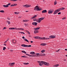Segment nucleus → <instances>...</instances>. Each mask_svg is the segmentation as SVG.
<instances>
[{
    "label": "nucleus",
    "instance_id": "obj_1",
    "mask_svg": "<svg viewBox=\"0 0 67 67\" xmlns=\"http://www.w3.org/2000/svg\"><path fill=\"white\" fill-rule=\"evenodd\" d=\"M42 9V8H40V7L38 6H36L34 8L35 11H41Z\"/></svg>",
    "mask_w": 67,
    "mask_h": 67
},
{
    "label": "nucleus",
    "instance_id": "obj_2",
    "mask_svg": "<svg viewBox=\"0 0 67 67\" xmlns=\"http://www.w3.org/2000/svg\"><path fill=\"white\" fill-rule=\"evenodd\" d=\"M44 19H45L44 17H42L41 18H38L36 20V22L37 23H41V21L44 20Z\"/></svg>",
    "mask_w": 67,
    "mask_h": 67
},
{
    "label": "nucleus",
    "instance_id": "obj_3",
    "mask_svg": "<svg viewBox=\"0 0 67 67\" xmlns=\"http://www.w3.org/2000/svg\"><path fill=\"white\" fill-rule=\"evenodd\" d=\"M50 39L49 38L45 37H40V40H49Z\"/></svg>",
    "mask_w": 67,
    "mask_h": 67
},
{
    "label": "nucleus",
    "instance_id": "obj_4",
    "mask_svg": "<svg viewBox=\"0 0 67 67\" xmlns=\"http://www.w3.org/2000/svg\"><path fill=\"white\" fill-rule=\"evenodd\" d=\"M26 55L30 57H37V56L35 55H31L29 54H26Z\"/></svg>",
    "mask_w": 67,
    "mask_h": 67
},
{
    "label": "nucleus",
    "instance_id": "obj_5",
    "mask_svg": "<svg viewBox=\"0 0 67 67\" xmlns=\"http://www.w3.org/2000/svg\"><path fill=\"white\" fill-rule=\"evenodd\" d=\"M31 6V5L27 4L23 5V7H25V8H29V7H30Z\"/></svg>",
    "mask_w": 67,
    "mask_h": 67
},
{
    "label": "nucleus",
    "instance_id": "obj_6",
    "mask_svg": "<svg viewBox=\"0 0 67 67\" xmlns=\"http://www.w3.org/2000/svg\"><path fill=\"white\" fill-rule=\"evenodd\" d=\"M21 46H23V47H31V45H27L25 44H22L21 45Z\"/></svg>",
    "mask_w": 67,
    "mask_h": 67
},
{
    "label": "nucleus",
    "instance_id": "obj_7",
    "mask_svg": "<svg viewBox=\"0 0 67 67\" xmlns=\"http://www.w3.org/2000/svg\"><path fill=\"white\" fill-rule=\"evenodd\" d=\"M54 12V10L52 9H50L48 10V13L49 14H52Z\"/></svg>",
    "mask_w": 67,
    "mask_h": 67
},
{
    "label": "nucleus",
    "instance_id": "obj_8",
    "mask_svg": "<svg viewBox=\"0 0 67 67\" xmlns=\"http://www.w3.org/2000/svg\"><path fill=\"white\" fill-rule=\"evenodd\" d=\"M59 11H60L59 9L56 10L53 13L54 14H56L58 12H59Z\"/></svg>",
    "mask_w": 67,
    "mask_h": 67
},
{
    "label": "nucleus",
    "instance_id": "obj_9",
    "mask_svg": "<svg viewBox=\"0 0 67 67\" xmlns=\"http://www.w3.org/2000/svg\"><path fill=\"white\" fill-rule=\"evenodd\" d=\"M44 64L46 65V66H49V63L44 62Z\"/></svg>",
    "mask_w": 67,
    "mask_h": 67
},
{
    "label": "nucleus",
    "instance_id": "obj_10",
    "mask_svg": "<svg viewBox=\"0 0 67 67\" xmlns=\"http://www.w3.org/2000/svg\"><path fill=\"white\" fill-rule=\"evenodd\" d=\"M43 64H44V62L43 61H41L40 63L39 64V65L40 66H43Z\"/></svg>",
    "mask_w": 67,
    "mask_h": 67
},
{
    "label": "nucleus",
    "instance_id": "obj_11",
    "mask_svg": "<svg viewBox=\"0 0 67 67\" xmlns=\"http://www.w3.org/2000/svg\"><path fill=\"white\" fill-rule=\"evenodd\" d=\"M49 37L50 38H54L56 37L54 35H51L49 36Z\"/></svg>",
    "mask_w": 67,
    "mask_h": 67
},
{
    "label": "nucleus",
    "instance_id": "obj_12",
    "mask_svg": "<svg viewBox=\"0 0 67 67\" xmlns=\"http://www.w3.org/2000/svg\"><path fill=\"white\" fill-rule=\"evenodd\" d=\"M14 64H15V63H9V66H13L14 65Z\"/></svg>",
    "mask_w": 67,
    "mask_h": 67
},
{
    "label": "nucleus",
    "instance_id": "obj_13",
    "mask_svg": "<svg viewBox=\"0 0 67 67\" xmlns=\"http://www.w3.org/2000/svg\"><path fill=\"white\" fill-rule=\"evenodd\" d=\"M12 42L13 44H16V41L15 39H13L12 40Z\"/></svg>",
    "mask_w": 67,
    "mask_h": 67
},
{
    "label": "nucleus",
    "instance_id": "obj_14",
    "mask_svg": "<svg viewBox=\"0 0 67 67\" xmlns=\"http://www.w3.org/2000/svg\"><path fill=\"white\" fill-rule=\"evenodd\" d=\"M32 24L33 25H35V26H36L37 25V23L36 22H34L32 23Z\"/></svg>",
    "mask_w": 67,
    "mask_h": 67
},
{
    "label": "nucleus",
    "instance_id": "obj_15",
    "mask_svg": "<svg viewBox=\"0 0 67 67\" xmlns=\"http://www.w3.org/2000/svg\"><path fill=\"white\" fill-rule=\"evenodd\" d=\"M65 9V8H64V7H62L61 8L59 9V11H60V10H64V9Z\"/></svg>",
    "mask_w": 67,
    "mask_h": 67
},
{
    "label": "nucleus",
    "instance_id": "obj_16",
    "mask_svg": "<svg viewBox=\"0 0 67 67\" xmlns=\"http://www.w3.org/2000/svg\"><path fill=\"white\" fill-rule=\"evenodd\" d=\"M15 29H16V30H23H23H24V29H22V28H15Z\"/></svg>",
    "mask_w": 67,
    "mask_h": 67
},
{
    "label": "nucleus",
    "instance_id": "obj_17",
    "mask_svg": "<svg viewBox=\"0 0 67 67\" xmlns=\"http://www.w3.org/2000/svg\"><path fill=\"white\" fill-rule=\"evenodd\" d=\"M15 5H17V4H12L10 5V7H13L14 6H15Z\"/></svg>",
    "mask_w": 67,
    "mask_h": 67
},
{
    "label": "nucleus",
    "instance_id": "obj_18",
    "mask_svg": "<svg viewBox=\"0 0 67 67\" xmlns=\"http://www.w3.org/2000/svg\"><path fill=\"white\" fill-rule=\"evenodd\" d=\"M30 54L31 55H34L35 54V52H30Z\"/></svg>",
    "mask_w": 67,
    "mask_h": 67
},
{
    "label": "nucleus",
    "instance_id": "obj_19",
    "mask_svg": "<svg viewBox=\"0 0 67 67\" xmlns=\"http://www.w3.org/2000/svg\"><path fill=\"white\" fill-rule=\"evenodd\" d=\"M42 13H46L47 12V10H44L42 12Z\"/></svg>",
    "mask_w": 67,
    "mask_h": 67
},
{
    "label": "nucleus",
    "instance_id": "obj_20",
    "mask_svg": "<svg viewBox=\"0 0 67 67\" xmlns=\"http://www.w3.org/2000/svg\"><path fill=\"white\" fill-rule=\"evenodd\" d=\"M40 45H42V46H45L46 45V44L45 43H42L40 44Z\"/></svg>",
    "mask_w": 67,
    "mask_h": 67
},
{
    "label": "nucleus",
    "instance_id": "obj_21",
    "mask_svg": "<svg viewBox=\"0 0 67 67\" xmlns=\"http://www.w3.org/2000/svg\"><path fill=\"white\" fill-rule=\"evenodd\" d=\"M40 29V27H38L37 28H34V30H39Z\"/></svg>",
    "mask_w": 67,
    "mask_h": 67
},
{
    "label": "nucleus",
    "instance_id": "obj_22",
    "mask_svg": "<svg viewBox=\"0 0 67 67\" xmlns=\"http://www.w3.org/2000/svg\"><path fill=\"white\" fill-rule=\"evenodd\" d=\"M3 7H4V8H7V7H9V6L8 5H3Z\"/></svg>",
    "mask_w": 67,
    "mask_h": 67
},
{
    "label": "nucleus",
    "instance_id": "obj_23",
    "mask_svg": "<svg viewBox=\"0 0 67 67\" xmlns=\"http://www.w3.org/2000/svg\"><path fill=\"white\" fill-rule=\"evenodd\" d=\"M38 32V30H35L34 31V33L35 34H36V33H37Z\"/></svg>",
    "mask_w": 67,
    "mask_h": 67
},
{
    "label": "nucleus",
    "instance_id": "obj_24",
    "mask_svg": "<svg viewBox=\"0 0 67 67\" xmlns=\"http://www.w3.org/2000/svg\"><path fill=\"white\" fill-rule=\"evenodd\" d=\"M59 65V64H57V65H53V67H58V66Z\"/></svg>",
    "mask_w": 67,
    "mask_h": 67
},
{
    "label": "nucleus",
    "instance_id": "obj_25",
    "mask_svg": "<svg viewBox=\"0 0 67 67\" xmlns=\"http://www.w3.org/2000/svg\"><path fill=\"white\" fill-rule=\"evenodd\" d=\"M14 13L15 14H20L19 12H15Z\"/></svg>",
    "mask_w": 67,
    "mask_h": 67
},
{
    "label": "nucleus",
    "instance_id": "obj_26",
    "mask_svg": "<svg viewBox=\"0 0 67 67\" xmlns=\"http://www.w3.org/2000/svg\"><path fill=\"white\" fill-rule=\"evenodd\" d=\"M24 41H26V42H28V43H29V41L27 40L25 38L24 39Z\"/></svg>",
    "mask_w": 67,
    "mask_h": 67
},
{
    "label": "nucleus",
    "instance_id": "obj_27",
    "mask_svg": "<svg viewBox=\"0 0 67 67\" xmlns=\"http://www.w3.org/2000/svg\"><path fill=\"white\" fill-rule=\"evenodd\" d=\"M40 37L38 36L35 37V38L40 39Z\"/></svg>",
    "mask_w": 67,
    "mask_h": 67
},
{
    "label": "nucleus",
    "instance_id": "obj_28",
    "mask_svg": "<svg viewBox=\"0 0 67 67\" xmlns=\"http://www.w3.org/2000/svg\"><path fill=\"white\" fill-rule=\"evenodd\" d=\"M23 64L24 65H29V63H23Z\"/></svg>",
    "mask_w": 67,
    "mask_h": 67
},
{
    "label": "nucleus",
    "instance_id": "obj_29",
    "mask_svg": "<svg viewBox=\"0 0 67 67\" xmlns=\"http://www.w3.org/2000/svg\"><path fill=\"white\" fill-rule=\"evenodd\" d=\"M45 55V54H44V53H43L41 55V56H44Z\"/></svg>",
    "mask_w": 67,
    "mask_h": 67
},
{
    "label": "nucleus",
    "instance_id": "obj_30",
    "mask_svg": "<svg viewBox=\"0 0 67 67\" xmlns=\"http://www.w3.org/2000/svg\"><path fill=\"white\" fill-rule=\"evenodd\" d=\"M57 4V1H55L54 2V5H56Z\"/></svg>",
    "mask_w": 67,
    "mask_h": 67
},
{
    "label": "nucleus",
    "instance_id": "obj_31",
    "mask_svg": "<svg viewBox=\"0 0 67 67\" xmlns=\"http://www.w3.org/2000/svg\"><path fill=\"white\" fill-rule=\"evenodd\" d=\"M45 52V50H43L41 51V52L42 53H44V52Z\"/></svg>",
    "mask_w": 67,
    "mask_h": 67
},
{
    "label": "nucleus",
    "instance_id": "obj_32",
    "mask_svg": "<svg viewBox=\"0 0 67 67\" xmlns=\"http://www.w3.org/2000/svg\"><path fill=\"white\" fill-rule=\"evenodd\" d=\"M37 15H36L33 16V17L34 18V19L35 18H36L37 17Z\"/></svg>",
    "mask_w": 67,
    "mask_h": 67
},
{
    "label": "nucleus",
    "instance_id": "obj_33",
    "mask_svg": "<svg viewBox=\"0 0 67 67\" xmlns=\"http://www.w3.org/2000/svg\"><path fill=\"white\" fill-rule=\"evenodd\" d=\"M0 12H2V13H4V10H0Z\"/></svg>",
    "mask_w": 67,
    "mask_h": 67
},
{
    "label": "nucleus",
    "instance_id": "obj_34",
    "mask_svg": "<svg viewBox=\"0 0 67 67\" xmlns=\"http://www.w3.org/2000/svg\"><path fill=\"white\" fill-rule=\"evenodd\" d=\"M21 52L22 53H24L25 54H26V52H25V51H21Z\"/></svg>",
    "mask_w": 67,
    "mask_h": 67
},
{
    "label": "nucleus",
    "instance_id": "obj_35",
    "mask_svg": "<svg viewBox=\"0 0 67 67\" xmlns=\"http://www.w3.org/2000/svg\"><path fill=\"white\" fill-rule=\"evenodd\" d=\"M10 1H17L18 0H10Z\"/></svg>",
    "mask_w": 67,
    "mask_h": 67
},
{
    "label": "nucleus",
    "instance_id": "obj_36",
    "mask_svg": "<svg viewBox=\"0 0 67 67\" xmlns=\"http://www.w3.org/2000/svg\"><path fill=\"white\" fill-rule=\"evenodd\" d=\"M27 20H23V22H27Z\"/></svg>",
    "mask_w": 67,
    "mask_h": 67
},
{
    "label": "nucleus",
    "instance_id": "obj_37",
    "mask_svg": "<svg viewBox=\"0 0 67 67\" xmlns=\"http://www.w3.org/2000/svg\"><path fill=\"white\" fill-rule=\"evenodd\" d=\"M7 23H8V24H10V22L9 21H7Z\"/></svg>",
    "mask_w": 67,
    "mask_h": 67
},
{
    "label": "nucleus",
    "instance_id": "obj_38",
    "mask_svg": "<svg viewBox=\"0 0 67 67\" xmlns=\"http://www.w3.org/2000/svg\"><path fill=\"white\" fill-rule=\"evenodd\" d=\"M5 49H6V48H5V47H4L3 48V51H4Z\"/></svg>",
    "mask_w": 67,
    "mask_h": 67
},
{
    "label": "nucleus",
    "instance_id": "obj_39",
    "mask_svg": "<svg viewBox=\"0 0 67 67\" xmlns=\"http://www.w3.org/2000/svg\"><path fill=\"white\" fill-rule=\"evenodd\" d=\"M34 21H37V19H33Z\"/></svg>",
    "mask_w": 67,
    "mask_h": 67
},
{
    "label": "nucleus",
    "instance_id": "obj_40",
    "mask_svg": "<svg viewBox=\"0 0 67 67\" xmlns=\"http://www.w3.org/2000/svg\"><path fill=\"white\" fill-rule=\"evenodd\" d=\"M12 28V30H14V29H15V30H16V28H14V27H12L11 28Z\"/></svg>",
    "mask_w": 67,
    "mask_h": 67
},
{
    "label": "nucleus",
    "instance_id": "obj_41",
    "mask_svg": "<svg viewBox=\"0 0 67 67\" xmlns=\"http://www.w3.org/2000/svg\"><path fill=\"white\" fill-rule=\"evenodd\" d=\"M26 32H27V33H28L29 34H30V33L29 31H26Z\"/></svg>",
    "mask_w": 67,
    "mask_h": 67
},
{
    "label": "nucleus",
    "instance_id": "obj_42",
    "mask_svg": "<svg viewBox=\"0 0 67 67\" xmlns=\"http://www.w3.org/2000/svg\"><path fill=\"white\" fill-rule=\"evenodd\" d=\"M21 57H24V58H25V57H26V56H25V55Z\"/></svg>",
    "mask_w": 67,
    "mask_h": 67
},
{
    "label": "nucleus",
    "instance_id": "obj_43",
    "mask_svg": "<svg viewBox=\"0 0 67 67\" xmlns=\"http://www.w3.org/2000/svg\"><path fill=\"white\" fill-rule=\"evenodd\" d=\"M7 5L8 6L11 5V3H9Z\"/></svg>",
    "mask_w": 67,
    "mask_h": 67
},
{
    "label": "nucleus",
    "instance_id": "obj_44",
    "mask_svg": "<svg viewBox=\"0 0 67 67\" xmlns=\"http://www.w3.org/2000/svg\"><path fill=\"white\" fill-rule=\"evenodd\" d=\"M7 28L6 27H4L3 29V30H5V29H6Z\"/></svg>",
    "mask_w": 67,
    "mask_h": 67
},
{
    "label": "nucleus",
    "instance_id": "obj_45",
    "mask_svg": "<svg viewBox=\"0 0 67 67\" xmlns=\"http://www.w3.org/2000/svg\"><path fill=\"white\" fill-rule=\"evenodd\" d=\"M34 19V18L33 17V16L30 19L31 20H32V19Z\"/></svg>",
    "mask_w": 67,
    "mask_h": 67
},
{
    "label": "nucleus",
    "instance_id": "obj_46",
    "mask_svg": "<svg viewBox=\"0 0 67 67\" xmlns=\"http://www.w3.org/2000/svg\"><path fill=\"white\" fill-rule=\"evenodd\" d=\"M66 19V17H64L62 18V20H65Z\"/></svg>",
    "mask_w": 67,
    "mask_h": 67
},
{
    "label": "nucleus",
    "instance_id": "obj_47",
    "mask_svg": "<svg viewBox=\"0 0 67 67\" xmlns=\"http://www.w3.org/2000/svg\"><path fill=\"white\" fill-rule=\"evenodd\" d=\"M36 55H40V54L39 53H37L36 54Z\"/></svg>",
    "mask_w": 67,
    "mask_h": 67
},
{
    "label": "nucleus",
    "instance_id": "obj_48",
    "mask_svg": "<svg viewBox=\"0 0 67 67\" xmlns=\"http://www.w3.org/2000/svg\"><path fill=\"white\" fill-rule=\"evenodd\" d=\"M61 14V13L60 12L58 13V14Z\"/></svg>",
    "mask_w": 67,
    "mask_h": 67
},
{
    "label": "nucleus",
    "instance_id": "obj_49",
    "mask_svg": "<svg viewBox=\"0 0 67 67\" xmlns=\"http://www.w3.org/2000/svg\"><path fill=\"white\" fill-rule=\"evenodd\" d=\"M8 41V40H6L5 42H4V43H7V41Z\"/></svg>",
    "mask_w": 67,
    "mask_h": 67
},
{
    "label": "nucleus",
    "instance_id": "obj_50",
    "mask_svg": "<svg viewBox=\"0 0 67 67\" xmlns=\"http://www.w3.org/2000/svg\"><path fill=\"white\" fill-rule=\"evenodd\" d=\"M37 62H38V63H41V61H37Z\"/></svg>",
    "mask_w": 67,
    "mask_h": 67
},
{
    "label": "nucleus",
    "instance_id": "obj_51",
    "mask_svg": "<svg viewBox=\"0 0 67 67\" xmlns=\"http://www.w3.org/2000/svg\"><path fill=\"white\" fill-rule=\"evenodd\" d=\"M24 25H25V26H27V24H24Z\"/></svg>",
    "mask_w": 67,
    "mask_h": 67
},
{
    "label": "nucleus",
    "instance_id": "obj_52",
    "mask_svg": "<svg viewBox=\"0 0 67 67\" xmlns=\"http://www.w3.org/2000/svg\"><path fill=\"white\" fill-rule=\"evenodd\" d=\"M22 38L23 39H24L25 38V37H24V36H23L22 37Z\"/></svg>",
    "mask_w": 67,
    "mask_h": 67
},
{
    "label": "nucleus",
    "instance_id": "obj_53",
    "mask_svg": "<svg viewBox=\"0 0 67 67\" xmlns=\"http://www.w3.org/2000/svg\"><path fill=\"white\" fill-rule=\"evenodd\" d=\"M19 33H21V34H22L23 32H19Z\"/></svg>",
    "mask_w": 67,
    "mask_h": 67
},
{
    "label": "nucleus",
    "instance_id": "obj_54",
    "mask_svg": "<svg viewBox=\"0 0 67 67\" xmlns=\"http://www.w3.org/2000/svg\"><path fill=\"white\" fill-rule=\"evenodd\" d=\"M3 45H5V46H6V44H5V43H4L3 44Z\"/></svg>",
    "mask_w": 67,
    "mask_h": 67
},
{
    "label": "nucleus",
    "instance_id": "obj_55",
    "mask_svg": "<svg viewBox=\"0 0 67 67\" xmlns=\"http://www.w3.org/2000/svg\"><path fill=\"white\" fill-rule=\"evenodd\" d=\"M60 50V49H59V50H58V51H57L56 52H59V51Z\"/></svg>",
    "mask_w": 67,
    "mask_h": 67
},
{
    "label": "nucleus",
    "instance_id": "obj_56",
    "mask_svg": "<svg viewBox=\"0 0 67 67\" xmlns=\"http://www.w3.org/2000/svg\"><path fill=\"white\" fill-rule=\"evenodd\" d=\"M9 30H12V28H9Z\"/></svg>",
    "mask_w": 67,
    "mask_h": 67
},
{
    "label": "nucleus",
    "instance_id": "obj_57",
    "mask_svg": "<svg viewBox=\"0 0 67 67\" xmlns=\"http://www.w3.org/2000/svg\"><path fill=\"white\" fill-rule=\"evenodd\" d=\"M10 51V52H13V50H11Z\"/></svg>",
    "mask_w": 67,
    "mask_h": 67
},
{
    "label": "nucleus",
    "instance_id": "obj_58",
    "mask_svg": "<svg viewBox=\"0 0 67 67\" xmlns=\"http://www.w3.org/2000/svg\"><path fill=\"white\" fill-rule=\"evenodd\" d=\"M18 18H21V16L19 17Z\"/></svg>",
    "mask_w": 67,
    "mask_h": 67
},
{
    "label": "nucleus",
    "instance_id": "obj_59",
    "mask_svg": "<svg viewBox=\"0 0 67 67\" xmlns=\"http://www.w3.org/2000/svg\"><path fill=\"white\" fill-rule=\"evenodd\" d=\"M65 51H67V49H65Z\"/></svg>",
    "mask_w": 67,
    "mask_h": 67
},
{
    "label": "nucleus",
    "instance_id": "obj_60",
    "mask_svg": "<svg viewBox=\"0 0 67 67\" xmlns=\"http://www.w3.org/2000/svg\"><path fill=\"white\" fill-rule=\"evenodd\" d=\"M33 42V41H31V43H32Z\"/></svg>",
    "mask_w": 67,
    "mask_h": 67
},
{
    "label": "nucleus",
    "instance_id": "obj_61",
    "mask_svg": "<svg viewBox=\"0 0 67 67\" xmlns=\"http://www.w3.org/2000/svg\"><path fill=\"white\" fill-rule=\"evenodd\" d=\"M23 34H25V33H24V32H23Z\"/></svg>",
    "mask_w": 67,
    "mask_h": 67
},
{
    "label": "nucleus",
    "instance_id": "obj_62",
    "mask_svg": "<svg viewBox=\"0 0 67 67\" xmlns=\"http://www.w3.org/2000/svg\"><path fill=\"white\" fill-rule=\"evenodd\" d=\"M8 20H10V18H7Z\"/></svg>",
    "mask_w": 67,
    "mask_h": 67
},
{
    "label": "nucleus",
    "instance_id": "obj_63",
    "mask_svg": "<svg viewBox=\"0 0 67 67\" xmlns=\"http://www.w3.org/2000/svg\"><path fill=\"white\" fill-rule=\"evenodd\" d=\"M26 12H29V11H26Z\"/></svg>",
    "mask_w": 67,
    "mask_h": 67
},
{
    "label": "nucleus",
    "instance_id": "obj_64",
    "mask_svg": "<svg viewBox=\"0 0 67 67\" xmlns=\"http://www.w3.org/2000/svg\"><path fill=\"white\" fill-rule=\"evenodd\" d=\"M66 57H67V55H66Z\"/></svg>",
    "mask_w": 67,
    "mask_h": 67
}]
</instances>
